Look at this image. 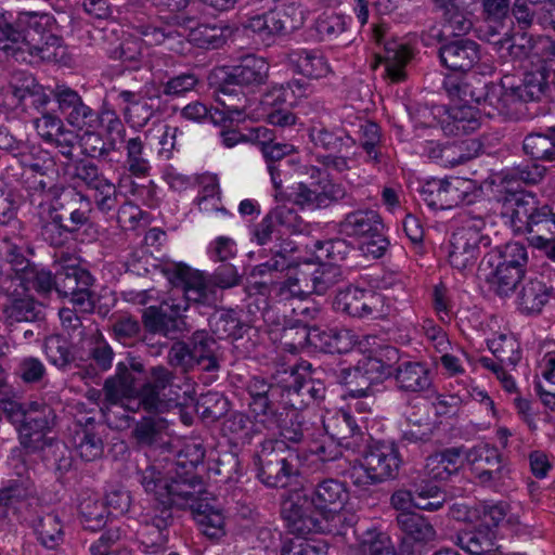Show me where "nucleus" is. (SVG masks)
Masks as SVG:
<instances>
[{"instance_id": "1", "label": "nucleus", "mask_w": 555, "mask_h": 555, "mask_svg": "<svg viewBox=\"0 0 555 555\" xmlns=\"http://www.w3.org/2000/svg\"><path fill=\"white\" fill-rule=\"evenodd\" d=\"M548 76V69L540 64L527 70L517 83H512L509 76L493 83L472 73L464 77H446L443 88L451 98L476 102L489 117L519 119L526 113V104L540 102L546 95Z\"/></svg>"}, {"instance_id": "2", "label": "nucleus", "mask_w": 555, "mask_h": 555, "mask_svg": "<svg viewBox=\"0 0 555 555\" xmlns=\"http://www.w3.org/2000/svg\"><path fill=\"white\" fill-rule=\"evenodd\" d=\"M204 451L201 448H186L180 452L176 462L175 476L166 477L154 465H149L139 473V481L145 492L153 494L155 515L152 527L162 531L173 522L172 508L194 509L210 496L204 489V482L194 470L203 462Z\"/></svg>"}, {"instance_id": "3", "label": "nucleus", "mask_w": 555, "mask_h": 555, "mask_svg": "<svg viewBox=\"0 0 555 555\" xmlns=\"http://www.w3.org/2000/svg\"><path fill=\"white\" fill-rule=\"evenodd\" d=\"M15 25L13 31L16 36H9L7 43L0 48L5 55L29 64L55 55L53 49L61 46V37L52 31L54 18L50 14L21 12Z\"/></svg>"}, {"instance_id": "4", "label": "nucleus", "mask_w": 555, "mask_h": 555, "mask_svg": "<svg viewBox=\"0 0 555 555\" xmlns=\"http://www.w3.org/2000/svg\"><path fill=\"white\" fill-rule=\"evenodd\" d=\"M254 462L257 477L271 488L286 487L300 473L298 451L287 446L284 440H263L254 455Z\"/></svg>"}, {"instance_id": "5", "label": "nucleus", "mask_w": 555, "mask_h": 555, "mask_svg": "<svg viewBox=\"0 0 555 555\" xmlns=\"http://www.w3.org/2000/svg\"><path fill=\"white\" fill-rule=\"evenodd\" d=\"M511 222L515 232L527 234L538 248L555 241V214L548 205L538 206L530 194L515 198Z\"/></svg>"}, {"instance_id": "6", "label": "nucleus", "mask_w": 555, "mask_h": 555, "mask_svg": "<svg viewBox=\"0 0 555 555\" xmlns=\"http://www.w3.org/2000/svg\"><path fill=\"white\" fill-rule=\"evenodd\" d=\"M402 460L393 443L375 442L369 446L358 465L347 470V476L357 487L382 483L395 479Z\"/></svg>"}, {"instance_id": "7", "label": "nucleus", "mask_w": 555, "mask_h": 555, "mask_svg": "<svg viewBox=\"0 0 555 555\" xmlns=\"http://www.w3.org/2000/svg\"><path fill=\"white\" fill-rule=\"evenodd\" d=\"M215 347L212 336L206 331H195L188 340H177L169 347L167 363L182 373H189L195 367L204 372H217L220 363Z\"/></svg>"}, {"instance_id": "8", "label": "nucleus", "mask_w": 555, "mask_h": 555, "mask_svg": "<svg viewBox=\"0 0 555 555\" xmlns=\"http://www.w3.org/2000/svg\"><path fill=\"white\" fill-rule=\"evenodd\" d=\"M485 228L483 218L472 217L453 232L449 250V262L453 268L463 271L476 263L481 249L491 244Z\"/></svg>"}, {"instance_id": "9", "label": "nucleus", "mask_w": 555, "mask_h": 555, "mask_svg": "<svg viewBox=\"0 0 555 555\" xmlns=\"http://www.w3.org/2000/svg\"><path fill=\"white\" fill-rule=\"evenodd\" d=\"M339 231L347 236L362 238L361 250L373 258L382 257L389 246V241L384 234L383 220L379 214L372 209H359L347 214L339 222Z\"/></svg>"}, {"instance_id": "10", "label": "nucleus", "mask_w": 555, "mask_h": 555, "mask_svg": "<svg viewBox=\"0 0 555 555\" xmlns=\"http://www.w3.org/2000/svg\"><path fill=\"white\" fill-rule=\"evenodd\" d=\"M189 305L185 300H176L172 295L162 306H150L142 312L141 320L144 331L158 334L168 339L179 338L192 330L185 312Z\"/></svg>"}, {"instance_id": "11", "label": "nucleus", "mask_w": 555, "mask_h": 555, "mask_svg": "<svg viewBox=\"0 0 555 555\" xmlns=\"http://www.w3.org/2000/svg\"><path fill=\"white\" fill-rule=\"evenodd\" d=\"M313 372L309 362H301L284 372L286 387L284 404L286 409L302 410L311 401H320L325 398L326 388L324 384L312 376H307V374Z\"/></svg>"}, {"instance_id": "12", "label": "nucleus", "mask_w": 555, "mask_h": 555, "mask_svg": "<svg viewBox=\"0 0 555 555\" xmlns=\"http://www.w3.org/2000/svg\"><path fill=\"white\" fill-rule=\"evenodd\" d=\"M399 360V350L391 346L379 348L374 354L360 360L354 367L341 370L345 379H356L362 376L366 379L365 388L351 389L350 396L354 398L367 397L371 393V385L379 383L387 376L392 375L391 364Z\"/></svg>"}, {"instance_id": "13", "label": "nucleus", "mask_w": 555, "mask_h": 555, "mask_svg": "<svg viewBox=\"0 0 555 555\" xmlns=\"http://www.w3.org/2000/svg\"><path fill=\"white\" fill-rule=\"evenodd\" d=\"M313 502L302 491L289 492L281 504V515L288 532L305 537L322 531Z\"/></svg>"}, {"instance_id": "14", "label": "nucleus", "mask_w": 555, "mask_h": 555, "mask_svg": "<svg viewBox=\"0 0 555 555\" xmlns=\"http://www.w3.org/2000/svg\"><path fill=\"white\" fill-rule=\"evenodd\" d=\"M163 272L175 287L173 295L181 293V297H176V300H185L189 306L190 302L203 305L211 302L215 289L202 273L193 271L183 263L166 264Z\"/></svg>"}, {"instance_id": "15", "label": "nucleus", "mask_w": 555, "mask_h": 555, "mask_svg": "<svg viewBox=\"0 0 555 555\" xmlns=\"http://www.w3.org/2000/svg\"><path fill=\"white\" fill-rule=\"evenodd\" d=\"M465 460L472 466L475 478L485 487L496 488L509 478V468L494 447L479 444L465 451Z\"/></svg>"}, {"instance_id": "16", "label": "nucleus", "mask_w": 555, "mask_h": 555, "mask_svg": "<svg viewBox=\"0 0 555 555\" xmlns=\"http://www.w3.org/2000/svg\"><path fill=\"white\" fill-rule=\"evenodd\" d=\"M175 374L164 365L153 366L150 379L139 390L138 406L144 410L164 412L177 406L178 395L172 390Z\"/></svg>"}, {"instance_id": "17", "label": "nucleus", "mask_w": 555, "mask_h": 555, "mask_svg": "<svg viewBox=\"0 0 555 555\" xmlns=\"http://www.w3.org/2000/svg\"><path fill=\"white\" fill-rule=\"evenodd\" d=\"M473 189L472 181L463 178H451L446 180L434 179L427 181L421 189L422 199L431 209H451L465 202Z\"/></svg>"}, {"instance_id": "18", "label": "nucleus", "mask_w": 555, "mask_h": 555, "mask_svg": "<svg viewBox=\"0 0 555 555\" xmlns=\"http://www.w3.org/2000/svg\"><path fill=\"white\" fill-rule=\"evenodd\" d=\"M246 389L250 397L249 409L258 423L274 415L273 410L286 409L285 376L278 384H270L263 377L254 376L247 383Z\"/></svg>"}, {"instance_id": "19", "label": "nucleus", "mask_w": 555, "mask_h": 555, "mask_svg": "<svg viewBox=\"0 0 555 555\" xmlns=\"http://www.w3.org/2000/svg\"><path fill=\"white\" fill-rule=\"evenodd\" d=\"M52 95L65 120L79 130L95 128L100 117L98 112L86 104L79 93L66 85H56Z\"/></svg>"}, {"instance_id": "20", "label": "nucleus", "mask_w": 555, "mask_h": 555, "mask_svg": "<svg viewBox=\"0 0 555 555\" xmlns=\"http://www.w3.org/2000/svg\"><path fill=\"white\" fill-rule=\"evenodd\" d=\"M49 209L63 215L65 223L78 232L91 222L93 205L89 196L75 188L66 186L51 201Z\"/></svg>"}, {"instance_id": "21", "label": "nucleus", "mask_w": 555, "mask_h": 555, "mask_svg": "<svg viewBox=\"0 0 555 555\" xmlns=\"http://www.w3.org/2000/svg\"><path fill=\"white\" fill-rule=\"evenodd\" d=\"M9 295H2L5 302L1 307L4 322L8 325L16 323H34L43 321L46 318L44 306L29 294H22L17 284L10 285Z\"/></svg>"}, {"instance_id": "22", "label": "nucleus", "mask_w": 555, "mask_h": 555, "mask_svg": "<svg viewBox=\"0 0 555 555\" xmlns=\"http://www.w3.org/2000/svg\"><path fill=\"white\" fill-rule=\"evenodd\" d=\"M69 442L77 455L86 462L101 459L104 453V427L93 417L77 421L69 428Z\"/></svg>"}, {"instance_id": "23", "label": "nucleus", "mask_w": 555, "mask_h": 555, "mask_svg": "<svg viewBox=\"0 0 555 555\" xmlns=\"http://www.w3.org/2000/svg\"><path fill=\"white\" fill-rule=\"evenodd\" d=\"M382 296L371 289L348 286L339 291L334 306L338 311L354 318H366L380 312Z\"/></svg>"}, {"instance_id": "24", "label": "nucleus", "mask_w": 555, "mask_h": 555, "mask_svg": "<svg viewBox=\"0 0 555 555\" xmlns=\"http://www.w3.org/2000/svg\"><path fill=\"white\" fill-rule=\"evenodd\" d=\"M56 425V413L54 409L44 401H31L27 404V415L21 429V444L35 451L37 446L34 444L33 434L39 435L38 441L42 435L50 431Z\"/></svg>"}, {"instance_id": "25", "label": "nucleus", "mask_w": 555, "mask_h": 555, "mask_svg": "<svg viewBox=\"0 0 555 555\" xmlns=\"http://www.w3.org/2000/svg\"><path fill=\"white\" fill-rule=\"evenodd\" d=\"M306 340L310 346L325 353H346L356 344V337L349 330L320 328L319 326L307 328Z\"/></svg>"}, {"instance_id": "26", "label": "nucleus", "mask_w": 555, "mask_h": 555, "mask_svg": "<svg viewBox=\"0 0 555 555\" xmlns=\"http://www.w3.org/2000/svg\"><path fill=\"white\" fill-rule=\"evenodd\" d=\"M442 64L453 72H468L480 60L479 44L470 39H459L439 49Z\"/></svg>"}, {"instance_id": "27", "label": "nucleus", "mask_w": 555, "mask_h": 555, "mask_svg": "<svg viewBox=\"0 0 555 555\" xmlns=\"http://www.w3.org/2000/svg\"><path fill=\"white\" fill-rule=\"evenodd\" d=\"M297 411L278 408L273 410L274 415L264 417L259 423L269 430H278L284 442L300 443L305 438V422Z\"/></svg>"}, {"instance_id": "28", "label": "nucleus", "mask_w": 555, "mask_h": 555, "mask_svg": "<svg viewBox=\"0 0 555 555\" xmlns=\"http://www.w3.org/2000/svg\"><path fill=\"white\" fill-rule=\"evenodd\" d=\"M244 27L257 34L262 41H271L275 36L292 30L294 25L284 10H269L250 16Z\"/></svg>"}, {"instance_id": "29", "label": "nucleus", "mask_w": 555, "mask_h": 555, "mask_svg": "<svg viewBox=\"0 0 555 555\" xmlns=\"http://www.w3.org/2000/svg\"><path fill=\"white\" fill-rule=\"evenodd\" d=\"M396 385L403 392H422L430 388V371L425 363L402 361L392 371Z\"/></svg>"}, {"instance_id": "30", "label": "nucleus", "mask_w": 555, "mask_h": 555, "mask_svg": "<svg viewBox=\"0 0 555 555\" xmlns=\"http://www.w3.org/2000/svg\"><path fill=\"white\" fill-rule=\"evenodd\" d=\"M464 459L463 447L447 448L426 459L425 474L434 480H447L459 473L464 464Z\"/></svg>"}, {"instance_id": "31", "label": "nucleus", "mask_w": 555, "mask_h": 555, "mask_svg": "<svg viewBox=\"0 0 555 555\" xmlns=\"http://www.w3.org/2000/svg\"><path fill=\"white\" fill-rule=\"evenodd\" d=\"M482 18L486 23L482 38L489 42H496L501 35L507 36L506 23L513 24L511 18V0H482Z\"/></svg>"}, {"instance_id": "32", "label": "nucleus", "mask_w": 555, "mask_h": 555, "mask_svg": "<svg viewBox=\"0 0 555 555\" xmlns=\"http://www.w3.org/2000/svg\"><path fill=\"white\" fill-rule=\"evenodd\" d=\"M268 72L269 65L263 59L247 55L238 65L231 68L224 80L240 88L259 86L267 81Z\"/></svg>"}, {"instance_id": "33", "label": "nucleus", "mask_w": 555, "mask_h": 555, "mask_svg": "<svg viewBox=\"0 0 555 555\" xmlns=\"http://www.w3.org/2000/svg\"><path fill=\"white\" fill-rule=\"evenodd\" d=\"M301 270L307 280L308 295H324L343 280L340 267L334 263H305Z\"/></svg>"}, {"instance_id": "34", "label": "nucleus", "mask_w": 555, "mask_h": 555, "mask_svg": "<svg viewBox=\"0 0 555 555\" xmlns=\"http://www.w3.org/2000/svg\"><path fill=\"white\" fill-rule=\"evenodd\" d=\"M287 61L296 73L309 79H321L331 72L327 61L319 50H292L287 54Z\"/></svg>"}, {"instance_id": "35", "label": "nucleus", "mask_w": 555, "mask_h": 555, "mask_svg": "<svg viewBox=\"0 0 555 555\" xmlns=\"http://www.w3.org/2000/svg\"><path fill=\"white\" fill-rule=\"evenodd\" d=\"M194 22L193 17L172 15L168 16L162 26L150 23H141L134 26L135 31L141 35L151 46H159L168 39L180 37L178 27L188 28Z\"/></svg>"}, {"instance_id": "36", "label": "nucleus", "mask_w": 555, "mask_h": 555, "mask_svg": "<svg viewBox=\"0 0 555 555\" xmlns=\"http://www.w3.org/2000/svg\"><path fill=\"white\" fill-rule=\"evenodd\" d=\"M201 532L212 541L225 534L224 516L216 505V499L209 496L191 511Z\"/></svg>"}, {"instance_id": "37", "label": "nucleus", "mask_w": 555, "mask_h": 555, "mask_svg": "<svg viewBox=\"0 0 555 555\" xmlns=\"http://www.w3.org/2000/svg\"><path fill=\"white\" fill-rule=\"evenodd\" d=\"M436 10L440 11L447 25L455 36L468 33L473 27V11L465 0H433Z\"/></svg>"}, {"instance_id": "38", "label": "nucleus", "mask_w": 555, "mask_h": 555, "mask_svg": "<svg viewBox=\"0 0 555 555\" xmlns=\"http://www.w3.org/2000/svg\"><path fill=\"white\" fill-rule=\"evenodd\" d=\"M93 278L86 269L76 263L61 264L55 271L54 291L60 297L68 298L81 287L91 286Z\"/></svg>"}, {"instance_id": "39", "label": "nucleus", "mask_w": 555, "mask_h": 555, "mask_svg": "<svg viewBox=\"0 0 555 555\" xmlns=\"http://www.w3.org/2000/svg\"><path fill=\"white\" fill-rule=\"evenodd\" d=\"M310 500L317 509L335 513L343 508L348 500L345 486L336 479H325L318 483Z\"/></svg>"}, {"instance_id": "40", "label": "nucleus", "mask_w": 555, "mask_h": 555, "mask_svg": "<svg viewBox=\"0 0 555 555\" xmlns=\"http://www.w3.org/2000/svg\"><path fill=\"white\" fill-rule=\"evenodd\" d=\"M478 128L479 121L472 106H453L441 120V129L447 135H464Z\"/></svg>"}, {"instance_id": "41", "label": "nucleus", "mask_w": 555, "mask_h": 555, "mask_svg": "<svg viewBox=\"0 0 555 555\" xmlns=\"http://www.w3.org/2000/svg\"><path fill=\"white\" fill-rule=\"evenodd\" d=\"M397 526L404 534L403 539L418 543H427L436 537L433 525L422 515L413 512H401L396 518Z\"/></svg>"}, {"instance_id": "42", "label": "nucleus", "mask_w": 555, "mask_h": 555, "mask_svg": "<svg viewBox=\"0 0 555 555\" xmlns=\"http://www.w3.org/2000/svg\"><path fill=\"white\" fill-rule=\"evenodd\" d=\"M103 392L104 406L102 408V411L104 412L107 424L116 428L127 426L130 417L122 413L119 420L120 424L116 423L114 421V416L117 414V411H114V408H118L119 402H122V400L128 397H132L133 393L129 389H124L114 376H111L105 380Z\"/></svg>"}, {"instance_id": "43", "label": "nucleus", "mask_w": 555, "mask_h": 555, "mask_svg": "<svg viewBox=\"0 0 555 555\" xmlns=\"http://www.w3.org/2000/svg\"><path fill=\"white\" fill-rule=\"evenodd\" d=\"M36 78L25 72H15L12 74L9 85L4 88V95L7 99L5 105L15 109L22 107L28 108V98L35 88Z\"/></svg>"}, {"instance_id": "44", "label": "nucleus", "mask_w": 555, "mask_h": 555, "mask_svg": "<svg viewBox=\"0 0 555 555\" xmlns=\"http://www.w3.org/2000/svg\"><path fill=\"white\" fill-rule=\"evenodd\" d=\"M550 296L551 288L542 279H530L519 293L518 305L520 310L527 314L539 313L548 301Z\"/></svg>"}, {"instance_id": "45", "label": "nucleus", "mask_w": 555, "mask_h": 555, "mask_svg": "<svg viewBox=\"0 0 555 555\" xmlns=\"http://www.w3.org/2000/svg\"><path fill=\"white\" fill-rule=\"evenodd\" d=\"M219 104L230 112V121H241L247 116L249 100L242 88L223 80L217 98Z\"/></svg>"}, {"instance_id": "46", "label": "nucleus", "mask_w": 555, "mask_h": 555, "mask_svg": "<svg viewBox=\"0 0 555 555\" xmlns=\"http://www.w3.org/2000/svg\"><path fill=\"white\" fill-rule=\"evenodd\" d=\"M325 429L331 428V438L336 439L339 444L351 446L348 439H353L357 444L362 438V431L354 416L347 410H338L331 418L328 425H324Z\"/></svg>"}, {"instance_id": "47", "label": "nucleus", "mask_w": 555, "mask_h": 555, "mask_svg": "<svg viewBox=\"0 0 555 555\" xmlns=\"http://www.w3.org/2000/svg\"><path fill=\"white\" fill-rule=\"evenodd\" d=\"M301 266L294 269L292 274L280 282L271 284L270 291L279 301H288L292 299H304L308 296V287Z\"/></svg>"}, {"instance_id": "48", "label": "nucleus", "mask_w": 555, "mask_h": 555, "mask_svg": "<svg viewBox=\"0 0 555 555\" xmlns=\"http://www.w3.org/2000/svg\"><path fill=\"white\" fill-rule=\"evenodd\" d=\"M358 547L362 555H397L388 533L375 527L359 534Z\"/></svg>"}, {"instance_id": "49", "label": "nucleus", "mask_w": 555, "mask_h": 555, "mask_svg": "<svg viewBox=\"0 0 555 555\" xmlns=\"http://www.w3.org/2000/svg\"><path fill=\"white\" fill-rule=\"evenodd\" d=\"M309 138L314 147L324 150L328 153H340L344 147H351L354 144L353 139L343 131H332L327 128L312 127Z\"/></svg>"}, {"instance_id": "50", "label": "nucleus", "mask_w": 555, "mask_h": 555, "mask_svg": "<svg viewBox=\"0 0 555 555\" xmlns=\"http://www.w3.org/2000/svg\"><path fill=\"white\" fill-rule=\"evenodd\" d=\"M34 530L39 543L47 548L54 550L63 542V526L59 515L54 513L38 517Z\"/></svg>"}, {"instance_id": "51", "label": "nucleus", "mask_w": 555, "mask_h": 555, "mask_svg": "<svg viewBox=\"0 0 555 555\" xmlns=\"http://www.w3.org/2000/svg\"><path fill=\"white\" fill-rule=\"evenodd\" d=\"M40 233L51 246L60 247L66 243L68 234H74L76 231L65 223L63 215L48 208V217L40 220Z\"/></svg>"}, {"instance_id": "52", "label": "nucleus", "mask_w": 555, "mask_h": 555, "mask_svg": "<svg viewBox=\"0 0 555 555\" xmlns=\"http://www.w3.org/2000/svg\"><path fill=\"white\" fill-rule=\"evenodd\" d=\"M494 531L483 528L482 525L474 530L466 531L459 537L460 546L472 555H486L494 546Z\"/></svg>"}, {"instance_id": "53", "label": "nucleus", "mask_w": 555, "mask_h": 555, "mask_svg": "<svg viewBox=\"0 0 555 555\" xmlns=\"http://www.w3.org/2000/svg\"><path fill=\"white\" fill-rule=\"evenodd\" d=\"M482 145L475 139H466L439 149V155L444 164L456 166L478 156Z\"/></svg>"}, {"instance_id": "54", "label": "nucleus", "mask_w": 555, "mask_h": 555, "mask_svg": "<svg viewBox=\"0 0 555 555\" xmlns=\"http://www.w3.org/2000/svg\"><path fill=\"white\" fill-rule=\"evenodd\" d=\"M167 427L168 422L158 415L142 417L137 422L132 437L139 446L151 447L162 439V434Z\"/></svg>"}, {"instance_id": "55", "label": "nucleus", "mask_w": 555, "mask_h": 555, "mask_svg": "<svg viewBox=\"0 0 555 555\" xmlns=\"http://www.w3.org/2000/svg\"><path fill=\"white\" fill-rule=\"evenodd\" d=\"M1 259L10 267V273L15 280H21L34 264L24 254L23 247L4 238L0 248Z\"/></svg>"}, {"instance_id": "56", "label": "nucleus", "mask_w": 555, "mask_h": 555, "mask_svg": "<svg viewBox=\"0 0 555 555\" xmlns=\"http://www.w3.org/2000/svg\"><path fill=\"white\" fill-rule=\"evenodd\" d=\"M25 182L30 191L47 195L50 202L66 188L65 184L60 182L57 167H51L48 171L27 176Z\"/></svg>"}, {"instance_id": "57", "label": "nucleus", "mask_w": 555, "mask_h": 555, "mask_svg": "<svg viewBox=\"0 0 555 555\" xmlns=\"http://www.w3.org/2000/svg\"><path fill=\"white\" fill-rule=\"evenodd\" d=\"M55 273L50 270L33 264L26 274L20 280V284L24 291L34 289L41 296L49 295L55 287Z\"/></svg>"}, {"instance_id": "58", "label": "nucleus", "mask_w": 555, "mask_h": 555, "mask_svg": "<svg viewBox=\"0 0 555 555\" xmlns=\"http://www.w3.org/2000/svg\"><path fill=\"white\" fill-rule=\"evenodd\" d=\"M410 57L411 55L409 50L401 44L395 43L393 47L386 48L384 56L385 73L392 82H400L404 80V67Z\"/></svg>"}, {"instance_id": "59", "label": "nucleus", "mask_w": 555, "mask_h": 555, "mask_svg": "<svg viewBox=\"0 0 555 555\" xmlns=\"http://www.w3.org/2000/svg\"><path fill=\"white\" fill-rule=\"evenodd\" d=\"M524 272L525 270H520L517 267H505L504 263H496V268L489 282L495 294L508 296L524 276Z\"/></svg>"}, {"instance_id": "60", "label": "nucleus", "mask_w": 555, "mask_h": 555, "mask_svg": "<svg viewBox=\"0 0 555 555\" xmlns=\"http://www.w3.org/2000/svg\"><path fill=\"white\" fill-rule=\"evenodd\" d=\"M105 131V144L109 156L112 153L119 151L120 146L127 142L126 127L121 119L111 111L104 112L101 118Z\"/></svg>"}, {"instance_id": "61", "label": "nucleus", "mask_w": 555, "mask_h": 555, "mask_svg": "<svg viewBox=\"0 0 555 555\" xmlns=\"http://www.w3.org/2000/svg\"><path fill=\"white\" fill-rule=\"evenodd\" d=\"M43 347L50 362L60 369L66 367L74 360L72 345L69 340L62 335L56 334L48 336Z\"/></svg>"}, {"instance_id": "62", "label": "nucleus", "mask_w": 555, "mask_h": 555, "mask_svg": "<svg viewBox=\"0 0 555 555\" xmlns=\"http://www.w3.org/2000/svg\"><path fill=\"white\" fill-rule=\"evenodd\" d=\"M142 323L132 315H120L112 321L114 338L124 346H133L142 334Z\"/></svg>"}, {"instance_id": "63", "label": "nucleus", "mask_w": 555, "mask_h": 555, "mask_svg": "<svg viewBox=\"0 0 555 555\" xmlns=\"http://www.w3.org/2000/svg\"><path fill=\"white\" fill-rule=\"evenodd\" d=\"M488 347L501 364L515 367L520 360L519 345L513 337L500 335L488 343Z\"/></svg>"}, {"instance_id": "64", "label": "nucleus", "mask_w": 555, "mask_h": 555, "mask_svg": "<svg viewBox=\"0 0 555 555\" xmlns=\"http://www.w3.org/2000/svg\"><path fill=\"white\" fill-rule=\"evenodd\" d=\"M415 507L424 511H438L446 502V493L431 483L422 482L415 487Z\"/></svg>"}]
</instances>
